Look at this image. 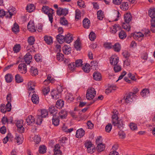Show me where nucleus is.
Here are the masks:
<instances>
[{"instance_id": "25", "label": "nucleus", "mask_w": 155, "mask_h": 155, "mask_svg": "<svg viewBox=\"0 0 155 155\" xmlns=\"http://www.w3.org/2000/svg\"><path fill=\"white\" fill-rule=\"evenodd\" d=\"M54 81V79L52 77L51 75H48L47 77V79L45 80L44 82L45 84H47L50 82L53 83Z\"/></svg>"}, {"instance_id": "30", "label": "nucleus", "mask_w": 155, "mask_h": 155, "mask_svg": "<svg viewBox=\"0 0 155 155\" xmlns=\"http://www.w3.org/2000/svg\"><path fill=\"white\" fill-rule=\"evenodd\" d=\"M49 111L50 113L52 114L53 117L55 116V115L57 113V110L54 106H51L49 108Z\"/></svg>"}, {"instance_id": "8", "label": "nucleus", "mask_w": 155, "mask_h": 155, "mask_svg": "<svg viewBox=\"0 0 155 155\" xmlns=\"http://www.w3.org/2000/svg\"><path fill=\"white\" fill-rule=\"evenodd\" d=\"M28 30L31 32H34L36 31V28L35 26L33 20H31L27 25Z\"/></svg>"}, {"instance_id": "48", "label": "nucleus", "mask_w": 155, "mask_h": 155, "mask_svg": "<svg viewBox=\"0 0 155 155\" xmlns=\"http://www.w3.org/2000/svg\"><path fill=\"white\" fill-rule=\"evenodd\" d=\"M151 31L155 33V20H151Z\"/></svg>"}, {"instance_id": "1", "label": "nucleus", "mask_w": 155, "mask_h": 155, "mask_svg": "<svg viewBox=\"0 0 155 155\" xmlns=\"http://www.w3.org/2000/svg\"><path fill=\"white\" fill-rule=\"evenodd\" d=\"M16 13L15 9L14 7L9 8L8 12H5L3 9H0V17L2 18L5 16L6 18L10 19Z\"/></svg>"}, {"instance_id": "10", "label": "nucleus", "mask_w": 155, "mask_h": 155, "mask_svg": "<svg viewBox=\"0 0 155 155\" xmlns=\"http://www.w3.org/2000/svg\"><path fill=\"white\" fill-rule=\"evenodd\" d=\"M35 41V38L33 36H31L28 38V41L29 45L26 47V49L27 51H28L29 50V47L34 44Z\"/></svg>"}, {"instance_id": "2", "label": "nucleus", "mask_w": 155, "mask_h": 155, "mask_svg": "<svg viewBox=\"0 0 155 155\" xmlns=\"http://www.w3.org/2000/svg\"><path fill=\"white\" fill-rule=\"evenodd\" d=\"M42 11L48 15L49 19H53V15H54V11L52 8L47 6H43L42 8Z\"/></svg>"}, {"instance_id": "38", "label": "nucleus", "mask_w": 155, "mask_h": 155, "mask_svg": "<svg viewBox=\"0 0 155 155\" xmlns=\"http://www.w3.org/2000/svg\"><path fill=\"white\" fill-rule=\"evenodd\" d=\"M114 50L116 52H119L121 49V46L119 43H117L112 46Z\"/></svg>"}, {"instance_id": "31", "label": "nucleus", "mask_w": 155, "mask_h": 155, "mask_svg": "<svg viewBox=\"0 0 155 155\" xmlns=\"http://www.w3.org/2000/svg\"><path fill=\"white\" fill-rule=\"evenodd\" d=\"M105 148V146L102 143H99L97 144V149L99 152H101L104 150Z\"/></svg>"}, {"instance_id": "41", "label": "nucleus", "mask_w": 155, "mask_h": 155, "mask_svg": "<svg viewBox=\"0 0 155 155\" xmlns=\"http://www.w3.org/2000/svg\"><path fill=\"white\" fill-rule=\"evenodd\" d=\"M16 82L18 83L22 82L23 81V78L19 74H17L15 76Z\"/></svg>"}, {"instance_id": "12", "label": "nucleus", "mask_w": 155, "mask_h": 155, "mask_svg": "<svg viewBox=\"0 0 155 155\" xmlns=\"http://www.w3.org/2000/svg\"><path fill=\"white\" fill-rule=\"evenodd\" d=\"M85 133V131L82 128L79 129L76 131V137L80 138L84 135Z\"/></svg>"}, {"instance_id": "36", "label": "nucleus", "mask_w": 155, "mask_h": 155, "mask_svg": "<svg viewBox=\"0 0 155 155\" xmlns=\"http://www.w3.org/2000/svg\"><path fill=\"white\" fill-rule=\"evenodd\" d=\"M19 26L17 23H15L14 24L13 27L12 28V31L15 33H16L19 32Z\"/></svg>"}, {"instance_id": "21", "label": "nucleus", "mask_w": 155, "mask_h": 155, "mask_svg": "<svg viewBox=\"0 0 155 155\" xmlns=\"http://www.w3.org/2000/svg\"><path fill=\"white\" fill-rule=\"evenodd\" d=\"M26 122L28 125H31L34 123L35 118L32 115H29L26 119Z\"/></svg>"}, {"instance_id": "4", "label": "nucleus", "mask_w": 155, "mask_h": 155, "mask_svg": "<svg viewBox=\"0 0 155 155\" xmlns=\"http://www.w3.org/2000/svg\"><path fill=\"white\" fill-rule=\"evenodd\" d=\"M96 94L95 89L93 87H90L87 90L86 97L87 100H91L93 99Z\"/></svg>"}, {"instance_id": "43", "label": "nucleus", "mask_w": 155, "mask_h": 155, "mask_svg": "<svg viewBox=\"0 0 155 155\" xmlns=\"http://www.w3.org/2000/svg\"><path fill=\"white\" fill-rule=\"evenodd\" d=\"M66 100L68 102L72 101L74 99V98L71 94H68L65 97Z\"/></svg>"}, {"instance_id": "46", "label": "nucleus", "mask_w": 155, "mask_h": 155, "mask_svg": "<svg viewBox=\"0 0 155 155\" xmlns=\"http://www.w3.org/2000/svg\"><path fill=\"white\" fill-rule=\"evenodd\" d=\"M126 34L125 31L121 30L119 33V36L120 39H123L126 37Z\"/></svg>"}, {"instance_id": "45", "label": "nucleus", "mask_w": 155, "mask_h": 155, "mask_svg": "<svg viewBox=\"0 0 155 155\" xmlns=\"http://www.w3.org/2000/svg\"><path fill=\"white\" fill-rule=\"evenodd\" d=\"M57 59L60 61L64 60V55L61 53H58L57 54Z\"/></svg>"}, {"instance_id": "11", "label": "nucleus", "mask_w": 155, "mask_h": 155, "mask_svg": "<svg viewBox=\"0 0 155 155\" xmlns=\"http://www.w3.org/2000/svg\"><path fill=\"white\" fill-rule=\"evenodd\" d=\"M23 121L19 120L17 121L16 125L18 128L19 129L20 132L21 133L24 132V128L23 127Z\"/></svg>"}, {"instance_id": "37", "label": "nucleus", "mask_w": 155, "mask_h": 155, "mask_svg": "<svg viewBox=\"0 0 155 155\" xmlns=\"http://www.w3.org/2000/svg\"><path fill=\"white\" fill-rule=\"evenodd\" d=\"M59 118L58 117H57L56 116H54L52 118V124L54 126H57L59 124Z\"/></svg>"}, {"instance_id": "3", "label": "nucleus", "mask_w": 155, "mask_h": 155, "mask_svg": "<svg viewBox=\"0 0 155 155\" xmlns=\"http://www.w3.org/2000/svg\"><path fill=\"white\" fill-rule=\"evenodd\" d=\"M63 91L61 86H59L56 90H54L51 92V95L53 98L55 99H58L61 97V92Z\"/></svg>"}, {"instance_id": "24", "label": "nucleus", "mask_w": 155, "mask_h": 155, "mask_svg": "<svg viewBox=\"0 0 155 155\" xmlns=\"http://www.w3.org/2000/svg\"><path fill=\"white\" fill-rule=\"evenodd\" d=\"M35 9L34 5L32 4H29L27 5L26 9L27 11L31 13L33 12Z\"/></svg>"}, {"instance_id": "56", "label": "nucleus", "mask_w": 155, "mask_h": 155, "mask_svg": "<svg viewBox=\"0 0 155 155\" xmlns=\"http://www.w3.org/2000/svg\"><path fill=\"white\" fill-rule=\"evenodd\" d=\"M89 38L91 41H94L96 38L95 34L93 32H91L89 35Z\"/></svg>"}, {"instance_id": "51", "label": "nucleus", "mask_w": 155, "mask_h": 155, "mask_svg": "<svg viewBox=\"0 0 155 155\" xmlns=\"http://www.w3.org/2000/svg\"><path fill=\"white\" fill-rule=\"evenodd\" d=\"M41 115H40L43 118H45L48 115V113L47 110L43 109L41 110Z\"/></svg>"}, {"instance_id": "57", "label": "nucleus", "mask_w": 155, "mask_h": 155, "mask_svg": "<svg viewBox=\"0 0 155 155\" xmlns=\"http://www.w3.org/2000/svg\"><path fill=\"white\" fill-rule=\"evenodd\" d=\"M112 128V126L111 124H108L105 127V130L106 132L109 133L110 131Z\"/></svg>"}, {"instance_id": "62", "label": "nucleus", "mask_w": 155, "mask_h": 155, "mask_svg": "<svg viewBox=\"0 0 155 155\" xmlns=\"http://www.w3.org/2000/svg\"><path fill=\"white\" fill-rule=\"evenodd\" d=\"M130 128L132 130H135L137 129V125L134 123H131L130 125Z\"/></svg>"}, {"instance_id": "35", "label": "nucleus", "mask_w": 155, "mask_h": 155, "mask_svg": "<svg viewBox=\"0 0 155 155\" xmlns=\"http://www.w3.org/2000/svg\"><path fill=\"white\" fill-rule=\"evenodd\" d=\"M6 81L7 83H10L12 81L13 79V77L12 74H6L5 76Z\"/></svg>"}, {"instance_id": "34", "label": "nucleus", "mask_w": 155, "mask_h": 155, "mask_svg": "<svg viewBox=\"0 0 155 155\" xmlns=\"http://www.w3.org/2000/svg\"><path fill=\"white\" fill-rule=\"evenodd\" d=\"M64 105V101L61 100H60L57 101L56 103V106L59 109L61 108Z\"/></svg>"}, {"instance_id": "52", "label": "nucleus", "mask_w": 155, "mask_h": 155, "mask_svg": "<svg viewBox=\"0 0 155 155\" xmlns=\"http://www.w3.org/2000/svg\"><path fill=\"white\" fill-rule=\"evenodd\" d=\"M82 61L81 59H78L74 63L76 67H78L81 66L82 65Z\"/></svg>"}, {"instance_id": "19", "label": "nucleus", "mask_w": 155, "mask_h": 155, "mask_svg": "<svg viewBox=\"0 0 155 155\" xmlns=\"http://www.w3.org/2000/svg\"><path fill=\"white\" fill-rule=\"evenodd\" d=\"M68 114L67 112L65 110H61L59 113V118L64 119L65 118Z\"/></svg>"}, {"instance_id": "20", "label": "nucleus", "mask_w": 155, "mask_h": 155, "mask_svg": "<svg viewBox=\"0 0 155 155\" xmlns=\"http://www.w3.org/2000/svg\"><path fill=\"white\" fill-rule=\"evenodd\" d=\"M65 42L66 43H70L73 40L72 35L70 34H68L65 36Z\"/></svg>"}, {"instance_id": "14", "label": "nucleus", "mask_w": 155, "mask_h": 155, "mask_svg": "<svg viewBox=\"0 0 155 155\" xmlns=\"http://www.w3.org/2000/svg\"><path fill=\"white\" fill-rule=\"evenodd\" d=\"M118 57L116 56H112L110 59V63L114 65H117L118 62Z\"/></svg>"}, {"instance_id": "17", "label": "nucleus", "mask_w": 155, "mask_h": 155, "mask_svg": "<svg viewBox=\"0 0 155 155\" xmlns=\"http://www.w3.org/2000/svg\"><path fill=\"white\" fill-rule=\"evenodd\" d=\"M131 20H124V22H123L122 24L123 28L128 31H129L130 29L129 23Z\"/></svg>"}, {"instance_id": "59", "label": "nucleus", "mask_w": 155, "mask_h": 155, "mask_svg": "<svg viewBox=\"0 0 155 155\" xmlns=\"http://www.w3.org/2000/svg\"><path fill=\"white\" fill-rule=\"evenodd\" d=\"M81 17V12L78 9L75 11V18L77 19H79Z\"/></svg>"}, {"instance_id": "50", "label": "nucleus", "mask_w": 155, "mask_h": 155, "mask_svg": "<svg viewBox=\"0 0 155 155\" xmlns=\"http://www.w3.org/2000/svg\"><path fill=\"white\" fill-rule=\"evenodd\" d=\"M42 117L40 115H38L37 116V119H36V123L38 125H40L42 121Z\"/></svg>"}, {"instance_id": "7", "label": "nucleus", "mask_w": 155, "mask_h": 155, "mask_svg": "<svg viewBox=\"0 0 155 155\" xmlns=\"http://www.w3.org/2000/svg\"><path fill=\"white\" fill-rule=\"evenodd\" d=\"M15 140L18 144H21L23 142L24 138L22 134L20 133H15Z\"/></svg>"}, {"instance_id": "5", "label": "nucleus", "mask_w": 155, "mask_h": 155, "mask_svg": "<svg viewBox=\"0 0 155 155\" xmlns=\"http://www.w3.org/2000/svg\"><path fill=\"white\" fill-rule=\"evenodd\" d=\"M68 13V10L66 8H59L56 11L57 14L59 16L66 15Z\"/></svg>"}, {"instance_id": "47", "label": "nucleus", "mask_w": 155, "mask_h": 155, "mask_svg": "<svg viewBox=\"0 0 155 155\" xmlns=\"http://www.w3.org/2000/svg\"><path fill=\"white\" fill-rule=\"evenodd\" d=\"M21 49V46L20 44H17L15 45L13 48V50L15 52L17 53Z\"/></svg>"}, {"instance_id": "55", "label": "nucleus", "mask_w": 155, "mask_h": 155, "mask_svg": "<svg viewBox=\"0 0 155 155\" xmlns=\"http://www.w3.org/2000/svg\"><path fill=\"white\" fill-rule=\"evenodd\" d=\"M124 19H131L132 18V16L130 13H127L124 14Z\"/></svg>"}, {"instance_id": "6", "label": "nucleus", "mask_w": 155, "mask_h": 155, "mask_svg": "<svg viewBox=\"0 0 155 155\" xmlns=\"http://www.w3.org/2000/svg\"><path fill=\"white\" fill-rule=\"evenodd\" d=\"M124 101H125V102L127 103H130L132 102L134 99L135 98V97L133 93L132 92H130L128 93L126 97H124Z\"/></svg>"}, {"instance_id": "16", "label": "nucleus", "mask_w": 155, "mask_h": 155, "mask_svg": "<svg viewBox=\"0 0 155 155\" xmlns=\"http://www.w3.org/2000/svg\"><path fill=\"white\" fill-rule=\"evenodd\" d=\"M44 40L45 43L48 45H50L53 42L52 38L48 35H45L44 37Z\"/></svg>"}, {"instance_id": "28", "label": "nucleus", "mask_w": 155, "mask_h": 155, "mask_svg": "<svg viewBox=\"0 0 155 155\" xmlns=\"http://www.w3.org/2000/svg\"><path fill=\"white\" fill-rule=\"evenodd\" d=\"M94 79L96 81H100L101 78V74L98 72H94L93 75Z\"/></svg>"}, {"instance_id": "40", "label": "nucleus", "mask_w": 155, "mask_h": 155, "mask_svg": "<svg viewBox=\"0 0 155 155\" xmlns=\"http://www.w3.org/2000/svg\"><path fill=\"white\" fill-rule=\"evenodd\" d=\"M90 20H83V25L85 28H89L90 26Z\"/></svg>"}, {"instance_id": "39", "label": "nucleus", "mask_w": 155, "mask_h": 155, "mask_svg": "<svg viewBox=\"0 0 155 155\" xmlns=\"http://www.w3.org/2000/svg\"><path fill=\"white\" fill-rule=\"evenodd\" d=\"M74 47L77 50H80L81 49V43L79 40L77 39L75 42Z\"/></svg>"}, {"instance_id": "58", "label": "nucleus", "mask_w": 155, "mask_h": 155, "mask_svg": "<svg viewBox=\"0 0 155 155\" xmlns=\"http://www.w3.org/2000/svg\"><path fill=\"white\" fill-rule=\"evenodd\" d=\"M33 140L37 144H38L41 141V138L37 135H35L34 137H33Z\"/></svg>"}, {"instance_id": "22", "label": "nucleus", "mask_w": 155, "mask_h": 155, "mask_svg": "<svg viewBox=\"0 0 155 155\" xmlns=\"http://www.w3.org/2000/svg\"><path fill=\"white\" fill-rule=\"evenodd\" d=\"M31 100L34 104H37L39 102V98L38 95L34 94L32 96Z\"/></svg>"}, {"instance_id": "29", "label": "nucleus", "mask_w": 155, "mask_h": 155, "mask_svg": "<svg viewBox=\"0 0 155 155\" xmlns=\"http://www.w3.org/2000/svg\"><path fill=\"white\" fill-rule=\"evenodd\" d=\"M120 29V26L119 25H115L112 26L110 28V32L113 34L115 33L118 29Z\"/></svg>"}, {"instance_id": "61", "label": "nucleus", "mask_w": 155, "mask_h": 155, "mask_svg": "<svg viewBox=\"0 0 155 155\" xmlns=\"http://www.w3.org/2000/svg\"><path fill=\"white\" fill-rule=\"evenodd\" d=\"M104 47L107 49H110L112 48V45L110 43L106 42L104 44Z\"/></svg>"}, {"instance_id": "27", "label": "nucleus", "mask_w": 155, "mask_h": 155, "mask_svg": "<svg viewBox=\"0 0 155 155\" xmlns=\"http://www.w3.org/2000/svg\"><path fill=\"white\" fill-rule=\"evenodd\" d=\"M56 39L60 43H62L65 42V36L60 34H58L56 36Z\"/></svg>"}, {"instance_id": "15", "label": "nucleus", "mask_w": 155, "mask_h": 155, "mask_svg": "<svg viewBox=\"0 0 155 155\" xmlns=\"http://www.w3.org/2000/svg\"><path fill=\"white\" fill-rule=\"evenodd\" d=\"M144 35L141 32H139L134 33L133 35L134 38L136 40H141Z\"/></svg>"}, {"instance_id": "54", "label": "nucleus", "mask_w": 155, "mask_h": 155, "mask_svg": "<svg viewBox=\"0 0 155 155\" xmlns=\"http://www.w3.org/2000/svg\"><path fill=\"white\" fill-rule=\"evenodd\" d=\"M83 69L84 72L88 73L90 71V66L89 64H86L83 68Z\"/></svg>"}, {"instance_id": "13", "label": "nucleus", "mask_w": 155, "mask_h": 155, "mask_svg": "<svg viewBox=\"0 0 155 155\" xmlns=\"http://www.w3.org/2000/svg\"><path fill=\"white\" fill-rule=\"evenodd\" d=\"M24 59L26 63L29 64L32 61V56L29 53H28L24 56Z\"/></svg>"}, {"instance_id": "33", "label": "nucleus", "mask_w": 155, "mask_h": 155, "mask_svg": "<svg viewBox=\"0 0 155 155\" xmlns=\"http://www.w3.org/2000/svg\"><path fill=\"white\" fill-rule=\"evenodd\" d=\"M28 88L29 91H31V92L32 93L35 92V89L34 88L35 87V85L34 83L32 82H29L28 83Z\"/></svg>"}, {"instance_id": "53", "label": "nucleus", "mask_w": 155, "mask_h": 155, "mask_svg": "<svg viewBox=\"0 0 155 155\" xmlns=\"http://www.w3.org/2000/svg\"><path fill=\"white\" fill-rule=\"evenodd\" d=\"M5 104H2L0 106V110L2 112L5 113L8 110L5 107Z\"/></svg>"}, {"instance_id": "44", "label": "nucleus", "mask_w": 155, "mask_h": 155, "mask_svg": "<svg viewBox=\"0 0 155 155\" xmlns=\"http://www.w3.org/2000/svg\"><path fill=\"white\" fill-rule=\"evenodd\" d=\"M149 90L147 89H143L141 92V95L142 96H147L148 95L149 93Z\"/></svg>"}, {"instance_id": "42", "label": "nucleus", "mask_w": 155, "mask_h": 155, "mask_svg": "<svg viewBox=\"0 0 155 155\" xmlns=\"http://www.w3.org/2000/svg\"><path fill=\"white\" fill-rule=\"evenodd\" d=\"M97 15L98 19H102L104 16V12L101 10L97 12Z\"/></svg>"}, {"instance_id": "64", "label": "nucleus", "mask_w": 155, "mask_h": 155, "mask_svg": "<svg viewBox=\"0 0 155 155\" xmlns=\"http://www.w3.org/2000/svg\"><path fill=\"white\" fill-rule=\"evenodd\" d=\"M35 58L36 61L37 62H39L40 61H42V58L38 54H36L35 56Z\"/></svg>"}, {"instance_id": "49", "label": "nucleus", "mask_w": 155, "mask_h": 155, "mask_svg": "<svg viewBox=\"0 0 155 155\" xmlns=\"http://www.w3.org/2000/svg\"><path fill=\"white\" fill-rule=\"evenodd\" d=\"M39 152L40 153L43 154L45 153L46 152V148L45 146L44 145H42L40 146L39 147Z\"/></svg>"}, {"instance_id": "26", "label": "nucleus", "mask_w": 155, "mask_h": 155, "mask_svg": "<svg viewBox=\"0 0 155 155\" xmlns=\"http://www.w3.org/2000/svg\"><path fill=\"white\" fill-rule=\"evenodd\" d=\"M148 13L149 16L152 18H155V8H150L149 10Z\"/></svg>"}, {"instance_id": "9", "label": "nucleus", "mask_w": 155, "mask_h": 155, "mask_svg": "<svg viewBox=\"0 0 155 155\" xmlns=\"http://www.w3.org/2000/svg\"><path fill=\"white\" fill-rule=\"evenodd\" d=\"M18 70L22 74H25L27 70L26 65L24 63H21L18 65Z\"/></svg>"}, {"instance_id": "63", "label": "nucleus", "mask_w": 155, "mask_h": 155, "mask_svg": "<svg viewBox=\"0 0 155 155\" xmlns=\"http://www.w3.org/2000/svg\"><path fill=\"white\" fill-rule=\"evenodd\" d=\"M78 4L81 8H84L85 6V3L82 0H79L78 2Z\"/></svg>"}, {"instance_id": "60", "label": "nucleus", "mask_w": 155, "mask_h": 155, "mask_svg": "<svg viewBox=\"0 0 155 155\" xmlns=\"http://www.w3.org/2000/svg\"><path fill=\"white\" fill-rule=\"evenodd\" d=\"M87 151L88 153H93L95 150L94 146H92L91 147H88L87 148Z\"/></svg>"}, {"instance_id": "32", "label": "nucleus", "mask_w": 155, "mask_h": 155, "mask_svg": "<svg viewBox=\"0 0 155 155\" xmlns=\"http://www.w3.org/2000/svg\"><path fill=\"white\" fill-rule=\"evenodd\" d=\"M120 8L123 10L126 11L129 8L128 3L125 2H122L120 6Z\"/></svg>"}, {"instance_id": "18", "label": "nucleus", "mask_w": 155, "mask_h": 155, "mask_svg": "<svg viewBox=\"0 0 155 155\" xmlns=\"http://www.w3.org/2000/svg\"><path fill=\"white\" fill-rule=\"evenodd\" d=\"M30 73L32 76H35L38 74V70L36 67L31 66L30 68Z\"/></svg>"}, {"instance_id": "23", "label": "nucleus", "mask_w": 155, "mask_h": 155, "mask_svg": "<svg viewBox=\"0 0 155 155\" xmlns=\"http://www.w3.org/2000/svg\"><path fill=\"white\" fill-rule=\"evenodd\" d=\"M63 53L66 54H68L71 53V49L69 46L65 45L62 48Z\"/></svg>"}]
</instances>
